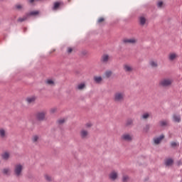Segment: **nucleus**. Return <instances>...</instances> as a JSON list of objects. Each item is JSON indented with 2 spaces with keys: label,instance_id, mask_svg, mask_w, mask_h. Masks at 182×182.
Masks as SVG:
<instances>
[{
  "label": "nucleus",
  "instance_id": "obj_15",
  "mask_svg": "<svg viewBox=\"0 0 182 182\" xmlns=\"http://www.w3.org/2000/svg\"><path fill=\"white\" fill-rule=\"evenodd\" d=\"M28 18L29 17L26 13L24 16H23V17L18 18L17 20V22H20V23L25 22V21L28 20Z\"/></svg>",
  "mask_w": 182,
  "mask_h": 182
},
{
  "label": "nucleus",
  "instance_id": "obj_14",
  "mask_svg": "<svg viewBox=\"0 0 182 182\" xmlns=\"http://www.w3.org/2000/svg\"><path fill=\"white\" fill-rule=\"evenodd\" d=\"M168 123H169V122L167 119L161 120L159 122V126L161 127H166V126L168 125Z\"/></svg>",
  "mask_w": 182,
  "mask_h": 182
},
{
  "label": "nucleus",
  "instance_id": "obj_33",
  "mask_svg": "<svg viewBox=\"0 0 182 182\" xmlns=\"http://www.w3.org/2000/svg\"><path fill=\"white\" fill-rule=\"evenodd\" d=\"M45 178L47 181H52V177L49 175H45Z\"/></svg>",
  "mask_w": 182,
  "mask_h": 182
},
{
  "label": "nucleus",
  "instance_id": "obj_44",
  "mask_svg": "<svg viewBox=\"0 0 182 182\" xmlns=\"http://www.w3.org/2000/svg\"><path fill=\"white\" fill-rule=\"evenodd\" d=\"M0 1H4V0H0Z\"/></svg>",
  "mask_w": 182,
  "mask_h": 182
},
{
  "label": "nucleus",
  "instance_id": "obj_40",
  "mask_svg": "<svg viewBox=\"0 0 182 182\" xmlns=\"http://www.w3.org/2000/svg\"><path fill=\"white\" fill-rule=\"evenodd\" d=\"M72 50H73V49H72V48H68V53H72Z\"/></svg>",
  "mask_w": 182,
  "mask_h": 182
},
{
  "label": "nucleus",
  "instance_id": "obj_27",
  "mask_svg": "<svg viewBox=\"0 0 182 182\" xmlns=\"http://www.w3.org/2000/svg\"><path fill=\"white\" fill-rule=\"evenodd\" d=\"M149 65L150 66H151V68H157V66H159L156 61H154V60H151L149 62Z\"/></svg>",
  "mask_w": 182,
  "mask_h": 182
},
{
  "label": "nucleus",
  "instance_id": "obj_20",
  "mask_svg": "<svg viewBox=\"0 0 182 182\" xmlns=\"http://www.w3.org/2000/svg\"><path fill=\"white\" fill-rule=\"evenodd\" d=\"M37 15H39V11H31L27 13V16H36Z\"/></svg>",
  "mask_w": 182,
  "mask_h": 182
},
{
  "label": "nucleus",
  "instance_id": "obj_22",
  "mask_svg": "<svg viewBox=\"0 0 182 182\" xmlns=\"http://www.w3.org/2000/svg\"><path fill=\"white\" fill-rule=\"evenodd\" d=\"M102 80H103V78L100 76H95L94 77V82H95V83H97V84L101 83Z\"/></svg>",
  "mask_w": 182,
  "mask_h": 182
},
{
  "label": "nucleus",
  "instance_id": "obj_4",
  "mask_svg": "<svg viewBox=\"0 0 182 182\" xmlns=\"http://www.w3.org/2000/svg\"><path fill=\"white\" fill-rule=\"evenodd\" d=\"M65 4L63 1H55L53 3V6L52 7L53 11H58L60 8V6H63Z\"/></svg>",
  "mask_w": 182,
  "mask_h": 182
},
{
  "label": "nucleus",
  "instance_id": "obj_7",
  "mask_svg": "<svg viewBox=\"0 0 182 182\" xmlns=\"http://www.w3.org/2000/svg\"><path fill=\"white\" fill-rule=\"evenodd\" d=\"M14 9L15 11H18L19 12H23V11H25V5L18 3L15 4Z\"/></svg>",
  "mask_w": 182,
  "mask_h": 182
},
{
  "label": "nucleus",
  "instance_id": "obj_6",
  "mask_svg": "<svg viewBox=\"0 0 182 182\" xmlns=\"http://www.w3.org/2000/svg\"><path fill=\"white\" fill-rule=\"evenodd\" d=\"M110 59V57L107 54H104L102 55L100 58L101 63H104V65H107L109 63V60Z\"/></svg>",
  "mask_w": 182,
  "mask_h": 182
},
{
  "label": "nucleus",
  "instance_id": "obj_34",
  "mask_svg": "<svg viewBox=\"0 0 182 182\" xmlns=\"http://www.w3.org/2000/svg\"><path fill=\"white\" fill-rule=\"evenodd\" d=\"M127 180H129V176H124L122 177V181H123V182H127Z\"/></svg>",
  "mask_w": 182,
  "mask_h": 182
},
{
  "label": "nucleus",
  "instance_id": "obj_8",
  "mask_svg": "<svg viewBox=\"0 0 182 182\" xmlns=\"http://www.w3.org/2000/svg\"><path fill=\"white\" fill-rule=\"evenodd\" d=\"M178 58V55L176 53H170L168 55V59L170 62H173V60H176Z\"/></svg>",
  "mask_w": 182,
  "mask_h": 182
},
{
  "label": "nucleus",
  "instance_id": "obj_25",
  "mask_svg": "<svg viewBox=\"0 0 182 182\" xmlns=\"http://www.w3.org/2000/svg\"><path fill=\"white\" fill-rule=\"evenodd\" d=\"M149 117H150V114L149 112H144L141 116V119H142L143 120H146V119H149Z\"/></svg>",
  "mask_w": 182,
  "mask_h": 182
},
{
  "label": "nucleus",
  "instance_id": "obj_12",
  "mask_svg": "<svg viewBox=\"0 0 182 182\" xmlns=\"http://www.w3.org/2000/svg\"><path fill=\"white\" fill-rule=\"evenodd\" d=\"M8 137V134H6V131L4 129H0V139H6Z\"/></svg>",
  "mask_w": 182,
  "mask_h": 182
},
{
  "label": "nucleus",
  "instance_id": "obj_1",
  "mask_svg": "<svg viewBox=\"0 0 182 182\" xmlns=\"http://www.w3.org/2000/svg\"><path fill=\"white\" fill-rule=\"evenodd\" d=\"M126 95L123 91H117L114 94V100L117 102H122L124 100Z\"/></svg>",
  "mask_w": 182,
  "mask_h": 182
},
{
  "label": "nucleus",
  "instance_id": "obj_11",
  "mask_svg": "<svg viewBox=\"0 0 182 182\" xmlns=\"http://www.w3.org/2000/svg\"><path fill=\"white\" fill-rule=\"evenodd\" d=\"M124 43H136L137 42V40L136 38H124L123 40Z\"/></svg>",
  "mask_w": 182,
  "mask_h": 182
},
{
  "label": "nucleus",
  "instance_id": "obj_16",
  "mask_svg": "<svg viewBox=\"0 0 182 182\" xmlns=\"http://www.w3.org/2000/svg\"><path fill=\"white\" fill-rule=\"evenodd\" d=\"M88 134H89V132H87V130L82 129L80 132V136H81L82 139H87Z\"/></svg>",
  "mask_w": 182,
  "mask_h": 182
},
{
  "label": "nucleus",
  "instance_id": "obj_43",
  "mask_svg": "<svg viewBox=\"0 0 182 182\" xmlns=\"http://www.w3.org/2000/svg\"><path fill=\"white\" fill-rule=\"evenodd\" d=\"M178 166H181V161L178 162Z\"/></svg>",
  "mask_w": 182,
  "mask_h": 182
},
{
  "label": "nucleus",
  "instance_id": "obj_13",
  "mask_svg": "<svg viewBox=\"0 0 182 182\" xmlns=\"http://www.w3.org/2000/svg\"><path fill=\"white\" fill-rule=\"evenodd\" d=\"M109 178H110V180L114 181V180L117 178V173L116 171L111 172L109 175Z\"/></svg>",
  "mask_w": 182,
  "mask_h": 182
},
{
  "label": "nucleus",
  "instance_id": "obj_37",
  "mask_svg": "<svg viewBox=\"0 0 182 182\" xmlns=\"http://www.w3.org/2000/svg\"><path fill=\"white\" fill-rule=\"evenodd\" d=\"M64 122H65V119H59L58 121V124H63Z\"/></svg>",
  "mask_w": 182,
  "mask_h": 182
},
{
  "label": "nucleus",
  "instance_id": "obj_41",
  "mask_svg": "<svg viewBox=\"0 0 182 182\" xmlns=\"http://www.w3.org/2000/svg\"><path fill=\"white\" fill-rule=\"evenodd\" d=\"M86 126H87V127H92V124L87 123V124H86Z\"/></svg>",
  "mask_w": 182,
  "mask_h": 182
},
{
  "label": "nucleus",
  "instance_id": "obj_36",
  "mask_svg": "<svg viewBox=\"0 0 182 182\" xmlns=\"http://www.w3.org/2000/svg\"><path fill=\"white\" fill-rule=\"evenodd\" d=\"M103 21H105V18L101 17L98 19L97 23H102V22H103Z\"/></svg>",
  "mask_w": 182,
  "mask_h": 182
},
{
  "label": "nucleus",
  "instance_id": "obj_24",
  "mask_svg": "<svg viewBox=\"0 0 182 182\" xmlns=\"http://www.w3.org/2000/svg\"><path fill=\"white\" fill-rule=\"evenodd\" d=\"M125 126H127V127H129V126H133V119L132 118H129L128 119H127Z\"/></svg>",
  "mask_w": 182,
  "mask_h": 182
},
{
  "label": "nucleus",
  "instance_id": "obj_32",
  "mask_svg": "<svg viewBox=\"0 0 182 182\" xmlns=\"http://www.w3.org/2000/svg\"><path fill=\"white\" fill-rule=\"evenodd\" d=\"M144 132H146V133H147L149 132V130H150V124H146L144 129Z\"/></svg>",
  "mask_w": 182,
  "mask_h": 182
},
{
  "label": "nucleus",
  "instance_id": "obj_3",
  "mask_svg": "<svg viewBox=\"0 0 182 182\" xmlns=\"http://www.w3.org/2000/svg\"><path fill=\"white\" fill-rule=\"evenodd\" d=\"M22 170H23V166L21 164L15 165L14 171L16 177H21L22 176Z\"/></svg>",
  "mask_w": 182,
  "mask_h": 182
},
{
  "label": "nucleus",
  "instance_id": "obj_23",
  "mask_svg": "<svg viewBox=\"0 0 182 182\" xmlns=\"http://www.w3.org/2000/svg\"><path fill=\"white\" fill-rule=\"evenodd\" d=\"M36 100V97L33 96V97H29L26 98V101L28 102V103L31 104V103H33V102H35Z\"/></svg>",
  "mask_w": 182,
  "mask_h": 182
},
{
  "label": "nucleus",
  "instance_id": "obj_39",
  "mask_svg": "<svg viewBox=\"0 0 182 182\" xmlns=\"http://www.w3.org/2000/svg\"><path fill=\"white\" fill-rule=\"evenodd\" d=\"M53 80H47V84L48 85H53Z\"/></svg>",
  "mask_w": 182,
  "mask_h": 182
},
{
  "label": "nucleus",
  "instance_id": "obj_26",
  "mask_svg": "<svg viewBox=\"0 0 182 182\" xmlns=\"http://www.w3.org/2000/svg\"><path fill=\"white\" fill-rule=\"evenodd\" d=\"M9 153L8 152H4V154H1V157L3 160H9Z\"/></svg>",
  "mask_w": 182,
  "mask_h": 182
},
{
  "label": "nucleus",
  "instance_id": "obj_19",
  "mask_svg": "<svg viewBox=\"0 0 182 182\" xmlns=\"http://www.w3.org/2000/svg\"><path fill=\"white\" fill-rule=\"evenodd\" d=\"M2 173L4 176H11V168H5L2 170Z\"/></svg>",
  "mask_w": 182,
  "mask_h": 182
},
{
  "label": "nucleus",
  "instance_id": "obj_5",
  "mask_svg": "<svg viewBox=\"0 0 182 182\" xmlns=\"http://www.w3.org/2000/svg\"><path fill=\"white\" fill-rule=\"evenodd\" d=\"M45 116H46V112H39L36 114V119L38 122H43L45 120Z\"/></svg>",
  "mask_w": 182,
  "mask_h": 182
},
{
  "label": "nucleus",
  "instance_id": "obj_38",
  "mask_svg": "<svg viewBox=\"0 0 182 182\" xmlns=\"http://www.w3.org/2000/svg\"><path fill=\"white\" fill-rule=\"evenodd\" d=\"M157 6L158 8H161L163 6V1H159Z\"/></svg>",
  "mask_w": 182,
  "mask_h": 182
},
{
  "label": "nucleus",
  "instance_id": "obj_21",
  "mask_svg": "<svg viewBox=\"0 0 182 182\" xmlns=\"http://www.w3.org/2000/svg\"><path fill=\"white\" fill-rule=\"evenodd\" d=\"M124 70H125V72H132L133 71V67L126 64L124 65Z\"/></svg>",
  "mask_w": 182,
  "mask_h": 182
},
{
  "label": "nucleus",
  "instance_id": "obj_31",
  "mask_svg": "<svg viewBox=\"0 0 182 182\" xmlns=\"http://www.w3.org/2000/svg\"><path fill=\"white\" fill-rule=\"evenodd\" d=\"M32 140L33 143H36V141L39 140V136H38L37 135H35L33 136Z\"/></svg>",
  "mask_w": 182,
  "mask_h": 182
},
{
  "label": "nucleus",
  "instance_id": "obj_29",
  "mask_svg": "<svg viewBox=\"0 0 182 182\" xmlns=\"http://www.w3.org/2000/svg\"><path fill=\"white\" fill-rule=\"evenodd\" d=\"M139 23L140 25H144L146 23V18L144 17L139 18Z\"/></svg>",
  "mask_w": 182,
  "mask_h": 182
},
{
  "label": "nucleus",
  "instance_id": "obj_9",
  "mask_svg": "<svg viewBox=\"0 0 182 182\" xmlns=\"http://www.w3.org/2000/svg\"><path fill=\"white\" fill-rule=\"evenodd\" d=\"M163 139H164V134H161L159 136L154 138V144H160Z\"/></svg>",
  "mask_w": 182,
  "mask_h": 182
},
{
  "label": "nucleus",
  "instance_id": "obj_28",
  "mask_svg": "<svg viewBox=\"0 0 182 182\" xmlns=\"http://www.w3.org/2000/svg\"><path fill=\"white\" fill-rule=\"evenodd\" d=\"M84 87H86V85H85V83H80L77 86V89L78 90H83Z\"/></svg>",
  "mask_w": 182,
  "mask_h": 182
},
{
  "label": "nucleus",
  "instance_id": "obj_18",
  "mask_svg": "<svg viewBox=\"0 0 182 182\" xmlns=\"http://www.w3.org/2000/svg\"><path fill=\"white\" fill-rule=\"evenodd\" d=\"M173 163H174V161H173L172 159L169 158L165 160V166H166V167L172 166Z\"/></svg>",
  "mask_w": 182,
  "mask_h": 182
},
{
  "label": "nucleus",
  "instance_id": "obj_30",
  "mask_svg": "<svg viewBox=\"0 0 182 182\" xmlns=\"http://www.w3.org/2000/svg\"><path fill=\"white\" fill-rule=\"evenodd\" d=\"M112 71H110V70H107V71L105 72V76H106V77H110V76H112Z\"/></svg>",
  "mask_w": 182,
  "mask_h": 182
},
{
  "label": "nucleus",
  "instance_id": "obj_17",
  "mask_svg": "<svg viewBox=\"0 0 182 182\" xmlns=\"http://www.w3.org/2000/svg\"><path fill=\"white\" fill-rule=\"evenodd\" d=\"M173 120L176 123H180L181 122V117H180V115L173 114Z\"/></svg>",
  "mask_w": 182,
  "mask_h": 182
},
{
  "label": "nucleus",
  "instance_id": "obj_42",
  "mask_svg": "<svg viewBox=\"0 0 182 182\" xmlns=\"http://www.w3.org/2000/svg\"><path fill=\"white\" fill-rule=\"evenodd\" d=\"M29 4H33L35 0H28Z\"/></svg>",
  "mask_w": 182,
  "mask_h": 182
},
{
  "label": "nucleus",
  "instance_id": "obj_2",
  "mask_svg": "<svg viewBox=\"0 0 182 182\" xmlns=\"http://www.w3.org/2000/svg\"><path fill=\"white\" fill-rule=\"evenodd\" d=\"M172 84L173 80L170 78H164L159 82V86H161V87H168L171 86Z\"/></svg>",
  "mask_w": 182,
  "mask_h": 182
},
{
  "label": "nucleus",
  "instance_id": "obj_10",
  "mask_svg": "<svg viewBox=\"0 0 182 182\" xmlns=\"http://www.w3.org/2000/svg\"><path fill=\"white\" fill-rule=\"evenodd\" d=\"M122 140H124L125 141H132V140H133V137L131 136V135L129 134H124L122 136Z\"/></svg>",
  "mask_w": 182,
  "mask_h": 182
},
{
  "label": "nucleus",
  "instance_id": "obj_35",
  "mask_svg": "<svg viewBox=\"0 0 182 182\" xmlns=\"http://www.w3.org/2000/svg\"><path fill=\"white\" fill-rule=\"evenodd\" d=\"M178 144H177V142H174V141H173V142L171 143V147H177V145H178Z\"/></svg>",
  "mask_w": 182,
  "mask_h": 182
}]
</instances>
